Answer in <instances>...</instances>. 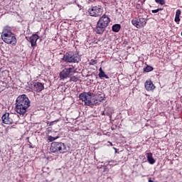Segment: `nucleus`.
Masks as SVG:
<instances>
[{"label": "nucleus", "mask_w": 182, "mask_h": 182, "mask_svg": "<svg viewBox=\"0 0 182 182\" xmlns=\"http://www.w3.org/2000/svg\"><path fill=\"white\" fill-rule=\"evenodd\" d=\"M131 22L135 28H137V29H141V28H144V26H146L147 19L143 17H135Z\"/></svg>", "instance_id": "8"}, {"label": "nucleus", "mask_w": 182, "mask_h": 182, "mask_svg": "<svg viewBox=\"0 0 182 182\" xmlns=\"http://www.w3.org/2000/svg\"><path fill=\"white\" fill-rule=\"evenodd\" d=\"M157 9H158V12H160V11H163V9H161V8H159Z\"/></svg>", "instance_id": "29"}, {"label": "nucleus", "mask_w": 182, "mask_h": 182, "mask_svg": "<svg viewBox=\"0 0 182 182\" xmlns=\"http://www.w3.org/2000/svg\"><path fill=\"white\" fill-rule=\"evenodd\" d=\"M38 39H39V36L38 34H33L29 38V42L32 46V48H35L36 46V42H38Z\"/></svg>", "instance_id": "12"}, {"label": "nucleus", "mask_w": 182, "mask_h": 182, "mask_svg": "<svg viewBox=\"0 0 182 182\" xmlns=\"http://www.w3.org/2000/svg\"><path fill=\"white\" fill-rule=\"evenodd\" d=\"M58 138V136L57 137H53L52 136H48V141H50V142L55 141V140H56Z\"/></svg>", "instance_id": "20"}, {"label": "nucleus", "mask_w": 182, "mask_h": 182, "mask_svg": "<svg viewBox=\"0 0 182 182\" xmlns=\"http://www.w3.org/2000/svg\"><path fill=\"white\" fill-rule=\"evenodd\" d=\"M99 71L100 73L98 74V76L100 79H103V77H105V79H109V76L106 75V73H105V71H103V69H102V68H100Z\"/></svg>", "instance_id": "15"}, {"label": "nucleus", "mask_w": 182, "mask_h": 182, "mask_svg": "<svg viewBox=\"0 0 182 182\" xmlns=\"http://www.w3.org/2000/svg\"><path fill=\"white\" fill-rule=\"evenodd\" d=\"M63 60L68 63H79L80 61V57H79V54L70 51L64 54Z\"/></svg>", "instance_id": "5"}, {"label": "nucleus", "mask_w": 182, "mask_h": 182, "mask_svg": "<svg viewBox=\"0 0 182 182\" xmlns=\"http://www.w3.org/2000/svg\"><path fill=\"white\" fill-rule=\"evenodd\" d=\"M146 157H147V160H148V162L149 163V164H154V163H156V160H154V158H153L152 153L148 154Z\"/></svg>", "instance_id": "16"}, {"label": "nucleus", "mask_w": 182, "mask_h": 182, "mask_svg": "<svg viewBox=\"0 0 182 182\" xmlns=\"http://www.w3.org/2000/svg\"><path fill=\"white\" fill-rule=\"evenodd\" d=\"M110 23V17L107 15H102L97 22V26L95 28V32L98 35H102L105 31H106L107 26H109Z\"/></svg>", "instance_id": "3"}, {"label": "nucleus", "mask_w": 182, "mask_h": 182, "mask_svg": "<svg viewBox=\"0 0 182 182\" xmlns=\"http://www.w3.org/2000/svg\"><path fill=\"white\" fill-rule=\"evenodd\" d=\"M77 81H79V78H78L77 77H76V76H72V77H70V82H77Z\"/></svg>", "instance_id": "19"}, {"label": "nucleus", "mask_w": 182, "mask_h": 182, "mask_svg": "<svg viewBox=\"0 0 182 182\" xmlns=\"http://www.w3.org/2000/svg\"><path fill=\"white\" fill-rule=\"evenodd\" d=\"M113 149L114 150L115 153H117V149H116L115 147H113Z\"/></svg>", "instance_id": "30"}, {"label": "nucleus", "mask_w": 182, "mask_h": 182, "mask_svg": "<svg viewBox=\"0 0 182 182\" xmlns=\"http://www.w3.org/2000/svg\"><path fill=\"white\" fill-rule=\"evenodd\" d=\"M122 26L120 24H114L112 26V31L113 32H119L120 31Z\"/></svg>", "instance_id": "17"}, {"label": "nucleus", "mask_w": 182, "mask_h": 182, "mask_svg": "<svg viewBox=\"0 0 182 182\" xmlns=\"http://www.w3.org/2000/svg\"><path fill=\"white\" fill-rule=\"evenodd\" d=\"M109 166H116L117 164V162L116 161L111 160L109 161Z\"/></svg>", "instance_id": "22"}, {"label": "nucleus", "mask_w": 182, "mask_h": 182, "mask_svg": "<svg viewBox=\"0 0 182 182\" xmlns=\"http://www.w3.org/2000/svg\"><path fill=\"white\" fill-rule=\"evenodd\" d=\"M45 89V86L43 85V83L42 82H33V90L34 92H36L37 93H39L42 92Z\"/></svg>", "instance_id": "10"}, {"label": "nucleus", "mask_w": 182, "mask_h": 182, "mask_svg": "<svg viewBox=\"0 0 182 182\" xmlns=\"http://www.w3.org/2000/svg\"><path fill=\"white\" fill-rule=\"evenodd\" d=\"M31 106V100L28 96L25 94L19 95L16 100L15 110L18 114L23 116L27 112L28 109Z\"/></svg>", "instance_id": "1"}, {"label": "nucleus", "mask_w": 182, "mask_h": 182, "mask_svg": "<svg viewBox=\"0 0 182 182\" xmlns=\"http://www.w3.org/2000/svg\"><path fill=\"white\" fill-rule=\"evenodd\" d=\"M50 151L55 154H65L69 151V146L63 142L54 141L51 143Z\"/></svg>", "instance_id": "4"}, {"label": "nucleus", "mask_w": 182, "mask_h": 182, "mask_svg": "<svg viewBox=\"0 0 182 182\" xmlns=\"http://www.w3.org/2000/svg\"><path fill=\"white\" fill-rule=\"evenodd\" d=\"M174 21H175V22H176V23H180V17H175Z\"/></svg>", "instance_id": "25"}, {"label": "nucleus", "mask_w": 182, "mask_h": 182, "mask_svg": "<svg viewBox=\"0 0 182 182\" xmlns=\"http://www.w3.org/2000/svg\"><path fill=\"white\" fill-rule=\"evenodd\" d=\"M3 123L4 124H12V122H14L12 120V118H10L9 113L6 112L1 117Z\"/></svg>", "instance_id": "11"}, {"label": "nucleus", "mask_w": 182, "mask_h": 182, "mask_svg": "<svg viewBox=\"0 0 182 182\" xmlns=\"http://www.w3.org/2000/svg\"><path fill=\"white\" fill-rule=\"evenodd\" d=\"M108 143L110 144V146H113V143H112L110 141H108Z\"/></svg>", "instance_id": "31"}, {"label": "nucleus", "mask_w": 182, "mask_h": 182, "mask_svg": "<svg viewBox=\"0 0 182 182\" xmlns=\"http://www.w3.org/2000/svg\"><path fill=\"white\" fill-rule=\"evenodd\" d=\"M94 96H95V93L82 92L79 95V99L80 100H82V102H84L86 106H93Z\"/></svg>", "instance_id": "6"}, {"label": "nucleus", "mask_w": 182, "mask_h": 182, "mask_svg": "<svg viewBox=\"0 0 182 182\" xmlns=\"http://www.w3.org/2000/svg\"><path fill=\"white\" fill-rule=\"evenodd\" d=\"M144 86L147 92H151V90H154V89H156V86H154V84H153V82L151 80L146 81Z\"/></svg>", "instance_id": "13"}, {"label": "nucleus", "mask_w": 182, "mask_h": 182, "mask_svg": "<svg viewBox=\"0 0 182 182\" xmlns=\"http://www.w3.org/2000/svg\"><path fill=\"white\" fill-rule=\"evenodd\" d=\"M96 63H97V61L95 59H92L90 62V65H96Z\"/></svg>", "instance_id": "23"}, {"label": "nucleus", "mask_w": 182, "mask_h": 182, "mask_svg": "<svg viewBox=\"0 0 182 182\" xmlns=\"http://www.w3.org/2000/svg\"><path fill=\"white\" fill-rule=\"evenodd\" d=\"M88 14L90 16L97 18V16H102V15H103V9L102 6H92L91 8L88 9Z\"/></svg>", "instance_id": "7"}, {"label": "nucleus", "mask_w": 182, "mask_h": 182, "mask_svg": "<svg viewBox=\"0 0 182 182\" xmlns=\"http://www.w3.org/2000/svg\"><path fill=\"white\" fill-rule=\"evenodd\" d=\"M104 171H108L107 167L105 166Z\"/></svg>", "instance_id": "28"}, {"label": "nucleus", "mask_w": 182, "mask_h": 182, "mask_svg": "<svg viewBox=\"0 0 182 182\" xmlns=\"http://www.w3.org/2000/svg\"><path fill=\"white\" fill-rule=\"evenodd\" d=\"M154 68H153V67L150 66V65H147L146 68H144V72H152V70H154Z\"/></svg>", "instance_id": "18"}, {"label": "nucleus", "mask_w": 182, "mask_h": 182, "mask_svg": "<svg viewBox=\"0 0 182 182\" xmlns=\"http://www.w3.org/2000/svg\"><path fill=\"white\" fill-rule=\"evenodd\" d=\"M70 73H76V70L75 69V67H73V65L71 67L64 68L60 73V80H65V79H68V77H69Z\"/></svg>", "instance_id": "9"}, {"label": "nucleus", "mask_w": 182, "mask_h": 182, "mask_svg": "<svg viewBox=\"0 0 182 182\" xmlns=\"http://www.w3.org/2000/svg\"><path fill=\"white\" fill-rule=\"evenodd\" d=\"M159 5H166L165 0H159Z\"/></svg>", "instance_id": "24"}, {"label": "nucleus", "mask_w": 182, "mask_h": 182, "mask_svg": "<svg viewBox=\"0 0 182 182\" xmlns=\"http://www.w3.org/2000/svg\"><path fill=\"white\" fill-rule=\"evenodd\" d=\"M155 2H156V4H159L160 0H155Z\"/></svg>", "instance_id": "32"}, {"label": "nucleus", "mask_w": 182, "mask_h": 182, "mask_svg": "<svg viewBox=\"0 0 182 182\" xmlns=\"http://www.w3.org/2000/svg\"><path fill=\"white\" fill-rule=\"evenodd\" d=\"M180 15H181V10L177 9L176 11L175 17L176 18H180Z\"/></svg>", "instance_id": "21"}, {"label": "nucleus", "mask_w": 182, "mask_h": 182, "mask_svg": "<svg viewBox=\"0 0 182 182\" xmlns=\"http://www.w3.org/2000/svg\"><path fill=\"white\" fill-rule=\"evenodd\" d=\"M1 39L7 45H16V37L9 27H5L1 33Z\"/></svg>", "instance_id": "2"}, {"label": "nucleus", "mask_w": 182, "mask_h": 182, "mask_svg": "<svg viewBox=\"0 0 182 182\" xmlns=\"http://www.w3.org/2000/svg\"><path fill=\"white\" fill-rule=\"evenodd\" d=\"M157 12H159V10L157 9L155 10H151L152 14H157Z\"/></svg>", "instance_id": "26"}, {"label": "nucleus", "mask_w": 182, "mask_h": 182, "mask_svg": "<svg viewBox=\"0 0 182 182\" xmlns=\"http://www.w3.org/2000/svg\"><path fill=\"white\" fill-rule=\"evenodd\" d=\"M94 100H93V105H97L100 103V102H103L105 100V98L102 95V94H95Z\"/></svg>", "instance_id": "14"}, {"label": "nucleus", "mask_w": 182, "mask_h": 182, "mask_svg": "<svg viewBox=\"0 0 182 182\" xmlns=\"http://www.w3.org/2000/svg\"><path fill=\"white\" fill-rule=\"evenodd\" d=\"M55 122H59V119H56L55 121L51 122L50 124V126H52V124H53V123H55Z\"/></svg>", "instance_id": "27"}]
</instances>
